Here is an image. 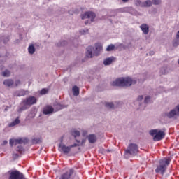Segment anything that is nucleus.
<instances>
[{"label": "nucleus", "instance_id": "nucleus-13", "mask_svg": "<svg viewBox=\"0 0 179 179\" xmlns=\"http://www.w3.org/2000/svg\"><path fill=\"white\" fill-rule=\"evenodd\" d=\"M140 28L141 29L143 33L144 34H149V25L146 24H143L140 26Z\"/></svg>", "mask_w": 179, "mask_h": 179}, {"label": "nucleus", "instance_id": "nucleus-29", "mask_svg": "<svg viewBox=\"0 0 179 179\" xmlns=\"http://www.w3.org/2000/svg\"><path fill=\"white\" fill-rule=\"evenodd\" d=\"M17 97H22V96H26V92L21 90L17 94Z\"/></svg>", "mask_w": 179, "mask_h": 179}, {"label": "nucleus", "instance_id": "nucleus-8", "mask_svg": "<svg viewBox=\"0 0 179 179\" xmlns=\"http://www.w3.org/2000/svg\"><path fill=\"white\" fill-rule=\"evenodd\" d=\"M8 179H24V175L17 170L12 171L10 172Z\"/></svg>", "mask_w": 179, "mask_h": 179}, {"label": "nucleus", "instance_id": "nucleus-6", "mask_svg": "<svg viewBox=\"0 0 179 179\" xmlns=\"http://www.w3.org/2000/svg\"><path fill=\"white\" fill-rule=\"evenodd\" d=\"M29 143V140L27 138H18L10 139V145L12 147L17 145H26Z\"/></svg>", "mask_w": 179, "mask_h": 179}, {"label": "nucleus", "instance_id": "nucleus-10", "mask_svg": "<svg viewBox=\"0 0 179 179\" xmlns=\"http://www.w3.org/2000/svg\"><path fill=\"white\" fill-rule=\"evenodd\" d=\"M54 113V108L51 106H47L43 108V114L45 115H48V114H52Z\"/></svg>", "mask_w": 179, "mask_h": 179}, {"label": "nucleus", "instance_id": "nucleus-16", "mask_svg": "<svg viewBox=\"0 0 179 179\" xmlns=\"http://www.w3.org/2000/svg\"><path fill=\"white\" fill-rule=\"evenodd\" d=\"M13 80L12 79H6L3 81L4 86H7V87H10V86L13 85Z\"/></svg>", "mask_w": 179, "mask_h": 179}, {"label": "nucleus", "instance_id": "nucleus-5", "mask_svg": "<svg viewBox=\"0 0 179 179\" xmlns=\"http://www.w3.org/2000/svg\"><path fill=\"white\" fill-rule=\"evenodd\" d=\"M139 152L138 145L135 143H130L125 150L126 155H130L131 156H136Z\"/></svg>", "mask_w": 179, "mask_h": 179}, {"label": "nucleus", "instance_id": "nucleus-2", "mask_svg": "<svg viewBox=\"0 0 179 179\" xmlns=\"http://www.w3.org/2000/svg\"><path fill=\"white\" fill-rule=\"evenodd\" d=\"M36 103H37V98H36L35 96H29L22 101V102L20 103L21 107L18 108L17 113H22V111H24L30 108L31 106Z\"/></svg>", "mask_w": 179, "mask_h": 179}, {"label": "nucleus", "instance_id": "nucleus-9", "mask_svg": "<svg viewBox=\"0 0 179 179\" xmlns=\"http://www.w3.org/2000/svg\"><path fill=\"white\" fill-rule=\"evenodd\" d=\"M96 17V14L93 12H87L81 15V19H91V22H93Z\"/></svg>", "mask_w": 179, "mask_h": 179}, {"label": "nucleus", "instance_id": "nucleus-32", "mask_svg": "<svg viewBox=\"0 0 179 179\" xmlns=\"http://www.w3.org/2000/svg\"><path fill=\"white\" fill-rule=\"evenodd\" d=\"M48 93V90L43 88L41 90V94H47Z\"/></svg>", "mask_w": 179, "mask_h": 179}, {"label": "nucleus", "instance_id": "nucleus-47", "mask_svg": "<svg viewBox=\"0 0 179 179\" xmlns=\"http://www.w3.org/2000/svg\"><path fill=\"white\" fill-rule=\"evenodd\" d=\"M7 41H9V39L7 38Z\"/></svg>", "mask_w": 179, "mask_h": 179}, {"label": "nucleus", "instance_id": "nucleus-42", "mask_svg": "<svg viewBox=\"0 0 179 179\" xmlns=\"http://www.w3.org/2000/svg\"><path fill=\"white\" fill-rule=\"evenodd\" d=\"M122 2L126 3V2H128V1H129V0H122Z\"/></svg>", "mask_w": 179, "mask_h": 179}, {"label": "nucleus", "instance_id": "nucleus-26", "mask_svg": "<svg viewBox=\"0 0 179 179\" xmlns=\"http://www.w3.org/2000/svg\"><path fill=\"white\" fill-rule=\"evenodd\" d=\"M55 108H56V111H59V110H62V108H64V106L57 103L55 105Z\"/></svg>", "mask_w": 179, "mask_h": 179}, {"label": "nucleus", "instance_id": "nucleus-23", "mask_svg": "<svg viewBox=\"0 0 179 179\" xmlns=\"http://www.w3.org/2000/svg\"><path fill=\"white\" fill-rule=\"evenodd\" d=\"M112 62H113V58L111 57L107 58L103 61L104 65H110Z\"/></svg>", "mask_w": 179, "mask_h": 179}, {"label": "nucleus", "instance_id": "nucleus-31", "mask_svg": "<svg viewBox=\"0 0 179 179\" xmlns=\"http://www.w3.org/2000/svg\"><path fill=\"white\" fill-rule=\"evenodd\" d=\"M153 5H160L162 3L161 0H152Z\"/></svg>", "mask_w": 179, "mask_h": 179}, {"label": "nucleus", "instance_id": "nucleus-45", "mask_svg": "<svg viewBox=\"0 0 179 179\" xmlns=\"http://www.w3.org/2000/svg\"><path fill=\"white\" fill-rule=\"evenodd\" d=\"M87 23H88L87 22H85V24H87Z\"/></svg>", "mask_w": 179, "mask_h": 179}, {"label": "nucleus", "instance_id": "nucleus-46", "mask_svg": "<svg viewBox=\"0 0 179 179\" xmlns=\"http://www.w3.org/2000/svg\"><path fill=\"white\" fill-rule=\"evenodd\" d=\"M4 143H8V141H4Z\"/></svg>", "mask_w": 179, "mask_h": 179}, {"label": "nucleus", "instance_id": "nucleus-4", "mask_svg": "<svg viewBox=\"0 0 179 179\" xmlns=\"http://www.w3.org/2000/svg\"><path fill=\"white\" fill-rule=\"evenodd\" d=\"M150 134L154 136L153 140L155 142L162 141L166 136V133L158 129H153L150 131Z\"/></svg>", "mask_w": 179, "mask_h": 179}, {"label": "nucleus", "instance_id": "nucleus-19", "mask_svg": "<svg viewBox=\"0 0 179 179\" xmlns=\"http://www.w3.org/2000/svg\"><path fill=\"white\" fill-rule=\"evenodd\" d=\"M71 135L74 136V138H76L78 136H80V132L78 130L73 129L71 131Z\"/></svg>", "mask_w": 179, "mask_h": 179}, {"label": "nucleus", "instance_id": "nucleus-28", "mask_svg": "<svg viewBox=\"0 0 179 179\" xmlns=\"http://www.w3.org/2000/svg\"><path fill=\"white\" fill-rule=\"evenodd\" d=\"M105 106L107 108H114V103L111 102H107Z\"/></svg>", "mask_w": 179, "mask_h": 179}, {"label": "nucleus", "instance_id": "nucleus-44", "mask_svg": "<svg viewBox=\"0 0 179 179\" xmlns=\"http://www.w3.org/2000/svg\"><path fill=\"white\" fill-rule=\"evenodd\" d=\"M76 142L78 143H80V141H79L78 140H76Z\"/></svg>", "mask_w": 179, "mask_h": 179}, {"label": "nucleus", "instance_id": "nucleus-25", "mask_svg": "<svg viewBox=\"0 0 179 179\" xmlns=\"http://www.w3.org/2000/svg\"><path fill=\"white\" fill-rule=\"evenodd\" d=\"M152 3H153L152 1H145L143 5V6H145V8H149V6H152Z\"/></svg>", "mask_w": 179, "mask_h": 179}, {"label": "nucleus", "instance_id": "nucleus-1", "mask_svg": "<svg viewBox=\"0 0 179 179\" xmlns=\"http://www.w3.org/2000/svg\"><path fill=\"white\" fill-rule=\"evenodd\" d=\"M136 83V80H132V78L129 77H122L117 78L115 81H113L111 85L112 86H119L120 87H128L131 85H135Z\"/></svg>", "mask_w": 179, "mask_h": 179}, {"label": "nucleus", "instance_id": "nucleus-27", "mask_svg": "<svg viewBox=\"0 0 179 179\" xmlns=\"http://www.w3.org/2000/svg\"><path fill=\"white\" fill-rule=\"evenodd\" d=\"M115 48V45H114L113 44H110L107 47L106 51H113Z\"/></svg>", "mask_w": 179, "mask_h": 179}, {"label": "nucleus", "instance_id": "nucleus-17", "mask_svg": "<svg viewBox=\"0 0 179 179\" xmlns=\"http://www.w3.org/2000/svg\"><path fill=\"white\" fill-rule=\"evenodd\" d=\"M18 124H20V120H19V117H17L15 121H13V122L10 123L8 124V127L10 128H12V127H15V125H17Z\"/></svg>", "mask_w": 179, "mask_h": 179}, {"label": "nucleus", "instance_id": "nucleus-30", "mask_svg": "<svg viewBox=\"0 0 179 179\" xmlns=\"http://www.w3.org/2000/svg\"><path fill=\"white\" fill-rule=\"evenodd\" d=\"M17 151L18 153H23V152H24V148H23L22 145H18L17 148Z\"/></svg>", "mask_w": 179, "mask_h": 179}, {"label": "nucleus", "instance_id": "nucleus-18", "mask_svg": "<svg viewBox=\"0 0 179 179\" xmlns=\"http://www.w3.org/2000/svg\"><path fill=\"white\" fill-rule=\"evenodd\" d=\"M42 140L41 137L38 138H34L32 139V143L33 145H37V143H41Z\"/></svg>", "mask_w": 179, "mask_h": 179}, {"label": "nucleus", "instance_id": "nucleus-34", "mask_svg": "<svg viewBox=\"0 0 179 179\" xmlns=\"http://www.w3.org/2000/svg\"><path fill=\"white\" fill-rule=\"evenodd\" d=\"M141 100H143V96H139L138 97V101H141Z\"/></svg>", "mask_w": 179, "mask_h": 179}, {"label": "nucleus", "instance_id": "nucleus-22", "mask_svg": "<svg viewBox=\"0 0 179 179\" xmlns=\"http://www.w3.org/2000/svg\"><path fill=\"white\" fill-rule=\"evenodd\" d=\"M95 48H96V51H97V52H100V51H101L103 50V45H101V44H100V43H96V44H95Z\"/></svg>", "mask_w": 179, "mask_h": 179}, {"label": "nucleus", "instance_id": "nucleus-12", "mask_svg": "<svg viewBox=\"0 0 179 179\" xmlns=\"http://www.w3.org/2000/svg\"><path fill=\"white\" fill-rule=\"evenodd\" d=\"M94 50V48L92 46H89L87 48V52H86V57L87 58H92L93 57V50Z\"/></svg>", "mask_w": 179, "mask_h": 179}, {"label": "nucleus", "instance_id": "nucleus-14", "mask_svg": "<svg viewBox=\"0 0 179 179\" xmlns=\"http://www.w3.org/2000/svg\"><path fill=\"white\" fill-rule=\"evenodd\" d=\"M168 118H174L177 115V110L176 109L171 110L169 113L166 114Z\"/></svg>", "mask_w": 179, "mask_h": 179}, {"label": "nucleus", "instance_id": "nucleus-33", "mask_svg": "<svg viewBox=\"0 0 179 179\" xmlns=\"http://www.w3.org/2000/svg\"><path fill=\"white\" fill-rule=\"evenodd\" d=\"M149 101H150V96H146L145 98L144 102L147 104L148 103H149Z\"/></svg>", "mask_w": 179, "mask_h": 179}, {"label": "nucleus", "instance_id": "nucleus-43", "mask_svg": "<svg viewBox=\"0 0 179 179\" xmlns=\"http://www.w3.org/2000/svg\"><path fill=\"white\" fill-rule=\"evenodd\" d=\"M150 54V55H153V54H155V52H151Z\"/></svg>", "mask_w": 179, "mask_h": 179}, {"label": "nucleus", "instance_id": "nucleus-41", "mask_svg": "<svg viewBox=\"0 0 179 179\" xmlns=\"http://www.w3.org/2000/svg\"><path fill=\"white\" fill-rule=\"evenodd\" d=\"M94 55H99V52H94Z\"/></svg>", "mask_w": 179, "mask_h": 179}, {"label": "nucleus", "instance_id": "nucleus-15", "mask_svg": "<svg viewBox=\"0 0 179 179\" xmlns=\"http://www.w3.org/2000/svg\"><path fill=\"white\" fill-rule=\"evenodd\" d=\"M88 141L90 143H95L97 141V137L94 134H90L88 136Z\"/></svg>", "mask_w": 179, "mask_h": 179}, {"label": "nucleus", "instance_id": "nucleus-36", "mask_svg": "<svg viewBox=\"0 0 179 179\" xmlns=\"http://www.w3.org/2000/svg\"><path fill=\"white\" fill-rule=\"evenodd\" d=\"M76 146H78V144L74 143V144L70 145V149H72V148H76Z\"/></svg>", "mask_w": 179, "mask_h": 179}, {"label": "nucleus", "instance_id": "nucleus-7", "mask_svg": "<svg viewBox=\"0 0 179 179\" xmlns=\"http://www.w3.org/2000/svg\"><path fill=\"white\" fill-rule=\"evenodd\" d=\"M75 176H76V171L73 168H70L61 176L59 179H71L73 178Z\"/></svg>", "mask_w": 179, "mask_h": 179}, {"label": "nucleus", "instance_id": "nucleus-39", "mask_svg": "<svg viewBox=\"0 0 179 179\" xmlns=\"http://www.w3.org/2000/svg\"><path fill=\"white\" fill-rule=\"evenodd\" d=\"M13 157L17 158V157H19V155H17V154H13Z\"/></svg>", "mask_w": 179, "mask_h": 179}, {"label": "nucleus", "instance_id": "nucleus-38", "mask_svg": "<svg viewBox=\"0 0 179 179\" xmlns=\"http://www.w3.org/2000/svg\"><path fill=\"white\" fill-rule=\"evenodd\" d=\"M20 83V80H17V81L15 82L16 86L19 85Z\"/></svg>", "mask_w": 179, "mask_h": 179}, {"label": "nucleus", "instance_id": "nucleus-37", "mask_svg": "<svg viewBox=\"0 0 179 179\" xmlns=\"http://www.w3.org/2000/svg\"><path fill=\"white\" fill-rule=\"evenodd\" d=\"M89 31V29H87L86 31L83 30V31H80L81 34H85V33Z\"/></svg>", "mask_w": 179, "mask_h": 179}, {"label": "nucleus", "instance_id": "nucleus-35", "mask_svg": "<svg viewBox=\"0 0 179 179\" xmlns=\"http://www.w3.org/2000/svg\"><path fill=\"white\" fill-rule=\"evenodd\" d=\"M176 111L178 112V115H179V105H178L176 108H175Z\"/></svg>", "mask_w": 179, "mask_h": 179}, {"label": "nucleus", "instance_id": "nucleus-21", "mask_svg": "<svg viewBox=\"0 0 179 179\" xmlns=\"http://www.w3.org/2000/svg\"><path fill=\"white\" fill-rule=\"evenodd\" d=\"M28 51L29 52V54H34V52H36V48H34V45H31L29 46L28 48Z\"/></svg>", "mask_w": 179, "mask_h": 179}, {"label": "nucleus", "instance_id": "nucleus-24", "mask_svg": "<svg viewBox=\"0 0 179 179\" xmlns=\"http://www.w3.org/2000/svg\"><path fill=\"white\" fill-rule=\"evenodd\" d=\"M2 75L5 78H9L10 76V71L9 70H5V71L2 73Z\"/></svg>", "mask_w": 179, "mask_h": 179}, {"label": "nucleus", "instance_id": "nucleus-11", "mask_svg": "<svg viewBox=\"0 0 179 179\" xmlns=\"http://www.w3.org/2000/svg\"><path fill=\"white\" fill-rule=\"evenodd\" d=\"M59 148L61 149L62 152L64 153H69V152H71L70 146H66L64 144H59Z\"/></svg>", "mask_w": 179, "mask_h": 179}, {"label": "nucleus", "instance_id": "nucleus-20", "mask_svg": "<svg viewBox=\"0 0 179 179\" xmlns=\"http://www.w3.org/2000/svg\"><path fill=\"white\" fill-rule=\"evenodd\" d=\"M73 96H79V87L78 86L73 87Z\"/></svg>", "mask_w": 179, "mask_h": 179}, {"label": "nucleus", "instance_id": "nucleus-40", "mask_svg": "<svg viewBox=\"0 0 179 179\" xmlns=\"http://www.w3.org/2000/svg\"><path fill=\"white\" fill-rule=\"evenodd\" d=\"M176 39L179 40V31L178 32V34H176Z\"/></svg>", "mask_w": 179, "mask_h": 179}, {"label": "nucleus", "instance_id": "nucleus-3", "mask_svg": "<svg viewBox=\"0 0 179 179\" xmlns=\"http://www.w3.org/2000/svg\"><path fill=\"white\" fill-rule=\"evenodd\" d=\"M171 160L170 158H164L159 160V164L157 166L155 169V173H159L162 176H164L167 170V166L170 164Z\"/></svg>", "mask_w": 179, "mask_h": 179}]
</instances>
